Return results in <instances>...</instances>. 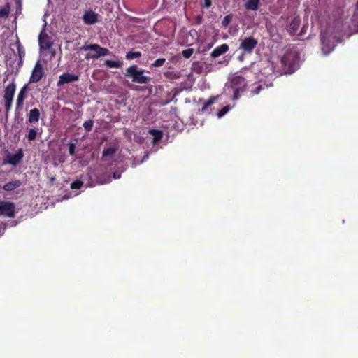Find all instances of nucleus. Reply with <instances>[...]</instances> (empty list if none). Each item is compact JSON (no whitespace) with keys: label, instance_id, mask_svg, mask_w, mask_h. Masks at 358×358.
Here are the masks:
<instances>
[{"label":"nucleus","instance_id":"obj_1","mask_svg":"<svg viewBox=\"0 0 358 358\" xmlns=\"http://www.w3.org/2000/svg\"><path fill=\"white\" fill-rule=\"evenodd\" d=\"M271 59L273 73L276 76L292 74L299 68L300 54L294 48H287L280 57L272 55Z\"/></svg>","mask_w":358,"mask_h":358},{"label":"nucleus","instance_id":"obj_2","mask_svg":"<svg viewBox=\"0 0 358 358\" xmlns=\"http://www.w3.org/2000/svg\"><path fill=\"white\" fill-rule=\"evenodd\" d=\"M145 70L139 68L137 65H131L128 67L124 76L131 78V81L138 84H146L150 81L151 78L144 75Z\"/></svg>","mask_w":358,"mask_h":358},{"label":"nucleus","instance_id":"obj_3","mask_svg":"<svg viewBox=\"0 0 358 358\" xmlns=\"http://www.w3.org/2000/svg\"><path fill=\"white\" fill-rule=\"evenodd\" d=\"M80 49L84 51L93 50L95 52V53L93 55H86L85 59H98L101 57L106 56L110 54V51L108 49L103 48L98 44L85 45L82 46Z\"/></svg>","mask_w":358,"mask_h":358},{"label":"nucleus","instance_id":"obj_4","mask_svg":"<svg viewBox=\"0 0 358 358\" xmlns=\"http://www.w3.org/2000/svg\"><path fill=\"white\" fill-rule=\"evenodd\" d=\"M231 85L233 89V99L236 100L239 98L240 94L245 90V79L241 76H235L231 81Z\"/></svg>","mask_w":358,"mask_h":358},{"label":"nucleus","instance_id":"obj_5","mask_svg":"<svg viewBox=\"0 0 358 358\" xmlns=\"http://www.w3.org/2000/svg\"><path fill=\"white\" fill-rule=\"evenodd\" d=\"M15 212V206L13 203L0 200V216L14 217Z\"/></svg>","mask_w":358,"mask_h":358},{"label":"nucleus","instance_id":"obj_6","mask_svg":"<svg viewBox=\"0 0 358 358\" xmlns=\"http://www.w3.org/2000/svg\"><path fill=\"white\" fill-rule=\"evenodd\" d=\"M45 76V71L43 70V66L40 61H38L32 71L29 79V83H36L39 82L42 78Z\"/></svg>","mask_w":358,"mask_h":358},{"label":"nucleus","instance_id":"obj_7","mask_svg":"<svg viewBox=\"0 0 358 358\" xmlns=\"http://www.w3.org/2000/svg\"><path fill=\"white\" fill-rule=\"evenodd\" d=\"M257 45V41L253 37H247L241 41L239 48L244 52L251 53Z\"/></svg>","mask_w":358,"mask_h":358},{"label":"nucleus","instance_id":"obj_8","mask_svg":"<svg viewBox=\"0 0 358 358\" xmlns=\"http://www.w3.org/2000/svg\"><path fill=\"white\" fill-rule=\"evenodd\" d=\"M79 76L76 74L69 73H64L59 77V80L57 83V86L60 87L64 84L70 83L72 82L78 81Z\"/></svg>","mask_w":358,"mask_h":358},{"label":"nucleus","instance_id":"obj_9","mask_svg":"<svg viewBox=\"0 0 358 358\" xmlns=\"http://www.w3.org/2000/svg\"><path fill=\"white\" fill-rule=\"evenodd\" d=\"M83 20L85 24H94L98 22V15L92 10H86Z\"/></svg>","mask_w":358,"mask_h":358},{"label":"nucleus","instance_id":"obj_10","mask_svg":"<svg viewBox=\"0 0 358 358\" xmlns=\"http://www.w3.org/2000/svg\"><path fill=\"white\" fill-rule=\"evenodd\" d=\"M301 24V18L299 16L294 17L289 22L287 28L290 35L294 36L296 34L298 29Z\"/></svg>","mask_w":358,"mask_h":358},{"label":"nucleus","instance_id":"obj_11","mask_svg":"<svg viewBox=\"0 0 358 358\" xmlns=\"http://www.w3.org/2000/svg\"><path fill=\"white\" fill-rule=\"evenodd\" d=\"M16 90V85L15 83L14 80H12L10 83H9L5 89L3 99H13V96Z\"/></svg>","mask_w":358,"mask_h":358},{"label":"nucleus","instance_id":"obj_12","mask_svg":"<svg viewBox=\"0 0 358 358\" xmlns=\"http://www.w3.org/2000/svg\"><path fill=\"white\" fill-rule=\"evenodd\" d=\"M229 50V45L226 43L222 44L221 45L215 48L211 52H210V57L211 58H217L220 57V55L226 53Z\"/></svg>","mask_w":358,"mask_h":358},{"label":"nucleus","instance_id":"obj_13","mask_svg":"<svg viewBox=\"0 0 358 358\" xmlns=\"http://www.w3.org/2000/svg\"><path fill=\"white\" fill-rule=\"evenodd\" d=\"M23 156L24 155L20 150L18 152L14 155H8V161L6 163L13 166H17L22 159Z\"/></svg>","mask_w":358,"mask_h":358},{"label":"nucleus","instance_id":"obj_14","mask_svg":"<svg viewBox=\"0 0 358 358\" xmlns=\"http://www.w3.org/2000/svg\"><path fill=\"white\" fill-rule=\"evenodd\" d=\"M27 92V85H24L19 94H18V96H17V103H16V108L17 109H20L23 105V102H24V100L25 99V94Z\"/></svg>","mask_w":358,"mask_h":358},{"label":"nucleus","instance_id":"obj_15","mask_svg":"<svg viewBox=\"0 0 358 358\" xmlns=\"http://www.w3.org/2000/svg\"><path fill=\"white\" fill-rule=\"evenodd\" d=\"M22 182L20 180H15L6 183L3 186V189L7 192H11L20 187L22 185Z\"/></svg>","mask_w":358,"mask_h":358},{"label":"nucleus","instance_id":"obj_16","mask_svg":"<svg viewBox=\"0 0 358 358\" xmlns=\"http://www.w3.org/2000/svg\"><path fill=\"white\" fill-rule=\"evenodd\" d=\"M38 41L40 45L45 49H49L52 45V43L48 40V36L46 34L41 33L39 35Z\"/></svg>","mask_w":358,"mask_h":358},{"label":"nucleus","instance_id":"obj_17","mask_svg":"<svg viewBox=\"0 0 358 358\" xmlns=\"http://www.w3.org/2000/svg\"><path fill=\"white\" fill-rule=\"evenodd\" d=\"M40 118V111L38 108H34L29 111L28 121L29 123L38 122Z\"/></svg>","mask_w":358,"mask_h":358},{"label":"nucleus","instance_id":"obj_18","mask_svg":"<svg viewBox=\"0 0 358 358\" xmlns=\"http://www.w3.org/2000/svg\"><path fill=\"white\" fill-rule=\"evenodd\" d=\"M148 133L153 137V143H156L161 141L163 133L161 130L152 129H149Z\"/></svg>","mask_w":358,"mask_h":358},{"label":"nucleus","instance_id":"obj_19","mask_svg":"<svg viewBox=\"0 0 358 358\" xmlns=\"http://www.w3.org/2000/svg\"><path fill=\"white\" fill-rule=\"evenodd\" d=\"M96 182L99 185L108 184L111 182V178L109 174L104 173L103 175L96 176Z\"/></svg>","mask_w":358,"mask_h":358},{"label":"nucleus","instance_id":"obj_20","mask_svg":"<svg viewBox=\"0 0 358 358\" xmlns=\"http://www.w3.org/2000/svg\"><path fill=\"white\" fill-rule=\"evenodd\" d=\"M117 149H118L117 147H109V148H105L102 152V158L103 159H106V158L107 157L112 156L113 154H115L117 152Z\"/></svg>","mask_w":358,"mask_h":358},{"label":"nucleus","instance_id":"obj_21","mask_svg":"<svg viewBox=\"0 0 358 358\" xmlns=\"http://www.w3.org/2000/svg\"><path fill=\"white\" fill-rule=\"evenodd\" d=\"M259 0H248L245 3V8L248 10H256L258 7Z\"/></svg>","mask_w":358,"mask_h":358},{"label":"nucleus","instance_id":"obj_22","mask_svg":"<svg viewBox=\"0 0 358 358\" xmlns=\"http://www.w3.org/2000/svg\"><path fill=\"white\" fill-rule=\"evenodd\" d=\"M104 64L109 68H120L122 66V63L120 61L109 59L105 60Z\"/></svg>","mask_w":358,"mask_h":358},{"label":"nucleus","instance_id":"obj_23","mask_svg":"<svg viewBox=\"0 0 358 358\" xmlns=\"http://www.w3.org/2000/svg\"><path fill=\"white\" fill-rule=\"evenodd\" d=\"M142 55L139 51H129L126 55V59L128 60H132L141 57Z\"/></svg>","mask_w":358,"mask_h":358},{"label":"nucleus","instance_id":"obj_24","mask_svg":"<svg viewBox=\"0 0 358 358\" xmlns=\"http://www.w3.org/2000/svg\"><path fill=\"white\" fill-rule=\"evenodd\" d=\"M219 96H211L208 99V100L203 104L201 111H205L210 106L213 104L218 99Z\"/></svg>","mask_w":358,"mask_h":358},{"label":"nucleus","instance_id":"obj_25","mask_svg":"<svg viewBox=\"0 0 358 358\" xmlns=\"http://www.w3.org/2000/svg\"><path fill=\"white\" fill-rule=\"evenodd\" d=\"M232 20H233L232 14H229V15H227L226 16H224V17L222 22V27L227 28L229 26V24L231 23Z\"/></svg>","mask_w":358,"mask_h":358},{"label":"nucleus","instance_id":"obj_26","mask_svg":"<svg viewBox=\"0 0 358 358\" xmlns=\"http://www.w3.org/2000/svg\"><path fill=\"white\" fill-rule=\"evenodd\" d=\"M10 12V6L7 4L4 8L0 9V17L6 18L8 16Z\"/></svg>","mask_w":358,"mask_h":358},{"label":"nucleus","instance_id":"obj_27","mask_svg":"<svg viewBox=\"0 0 358 358\" xmlns=\"http://www.w3.org/2000/svg\"><path fill=\"white\" fill-rule=\"evenodd\" d=\"M36 130L35 129H30L26 137L29 141H34L36 138Z\"/></svg>","mask_w":358,"mask_h":358},{"label":"nucleus","instance_id":"obj_28","mask_svg":"<svg viewBox=\"0 0 358 358\" xmlns=\"http://www.w3.org/2000/svg\"><path fill=\"white\" fill-rule=\"evenodd\" d=\"M321 41L323 45H327L329 49L333 50L334 45H330L329 44V40L327 38L326 33H322L321 34Z\"/></svg>","mask_w":358,"mask_h":358},{"label":"nucleus","instance_id":"obj_29","mask_svg":"<svg viewBox=\"0 0 358 358\" xmlns=\"http://www.w3.org/2000/svg\"><path fill=\"white\" fill-rule=\"evenodd\" d=\"M13 100V99H3V101L5 102L6 113L7 115L8 114L10 110H11Z\"/></svg>","mask_w":358,"mask_h":358},{"label":"nucleus","instance_id":"obj_30","mask_svg":"<svg viewBox=\"0 0 358 358\" xmlns=\"http://www.w3.org/2000/svg\"><path fill=\"white\" fill-rule=\"evenodd\" d=\"M83 181L80 180H76L71 184V188L73 189H79L83 187Z\"/></svg>","mask_w":358,"mask_h":358},{"label":"nucleus","instance_id":"obj_31","mask_svg":"<svg viewBox=\"0 0 358 358\" xmlns=\"http://www.w3.org/2000/svg\"><path fill=\"white\" fill-rule=\"evenodd\" d=\"M165 62H166V59L165 58H159V59H156L152 64V66H153V67H160V66L164 65Z\"/></svg>","mask_w":358,"mask_h":358},{"label":"nucleus","instance_id":"obj_32","mask_svg":"<svg viewBox=\"0 0 358 358\" xmlns=\"http://www.w3.org/2000/svg\"><path fill=\"white\" fill-rule=\"evenodd\" d=\"M94 124L93 120H87L83 123V127L87 131H90Z\"/></svg>","mask_w":358,"mask_h":358},{"label":"nucleus","instance_id":"obj_33","mask_svg":"<svg viewBox=\"0 0 358 358\" xmlns=\"http://www.w3.org/2000/svg\"><path fill=\"white\" fill-rule=\"evenodd\" d=\"M193 52H194V50L192 48H187V49L182 50V55L185 58L188 59L192 55Z\"/></svg>","mask_w":358,"mask_h":358},{"label":"nucleus","instance_id":"obj_34","mask_svg":"<svg viewBox=\"0 0 358 358\" xmlns=\"http://www.w3.org/2000/svg\"><path fill=\"white\" fill-rule=\"evenodd\" d=\"M229 110V106H226L224 107H223L218 113H217V117H223L225 114H227L228 113V111Z\"/></svg>","mask_w":358,"mask_h":358},{"label":"nucleus","instance_id":"obj_35","mask_svg":"<svg viewBox=\"0 0 358 358\" xmlns=\"http://www.w3.org/2000/svg\"><path fill=\"white\" fill-rule=\"evenodd\" d=\"M69 153L71 156H74L76 153V145L73 143L69 144Z\"/></svg>","mask_w":358,"mask_h":358},{"label":"nucleus","instance_id":"obj_36","mask_svg":"<svg viewBox=\"0 0 358 358\" xmlns=\"http://www.w3.org/2000/svg\"><path fill=\"white\" fill-rule=\"evenodd\" d=\"M203 17L201 15H198L195 17V22L197 24H201L202 23Z\"/></svg>","mask_w":358,"mask_h":358},{"label":"nucleus","instance_id":"obj_37","mask_svg":"<svg viewBox=\"0 0 358 358\" xmlns=\"http://www.w3.org/2000/svg\"><path fill=\"white\" fill-rule=\"evenodd\" d=\"M212 6L211 0H204L203 7L206 8H209Z\"/></svg>","mask_w":358,"mask_h":358},{"label":"nucleus","instance_id":"obj_38","mask_svg":"<svg viewBox=\"0 0 358 358\" xmlns=\"http://www.w3.org/2000/svg\"><path fill=\"white\" fill-rule=\"evenodd\" d=\"M121 176V174L117 172H114L113 174V178L115 179H119Z\"/></svg>","mask_w":358,"mask_h":358},{"label":"nucleus","instance_id":"obj_39","mask_svg":"<svg viewBox=\"0 0 358 358\" xmlns=\"http://www.w3.org/2000/svg\"><path fill=\"white\" fill-rule=\"evenodd\" d=\"M228 62H229V60H228V59H224V60H223V61H220V62H219V64H225L227 65V64H228Z\"/></svg>","mask_w":358,"mask_h":358},{"label":"nucleus","instance_id":"obj_40","mask_svg":"<svg viewBox=\"0 0 358 358\" xmlns=\"http://www.w3.org/2000/svg\"><path fill=\"white\" fill-rule=\"evenodd\" d=\"M171 74V73L170 71H166V72H164V76L166 78H169Z\"/></svg>","mask_w":358,"mask_h":358},{"label":"nucleus","instance_id":"obj_41","mask_svg":"<svg viewBox=\"0 0 358 358\" xmlns=\"http://www.w3.org/2000/svg\"><path fill=\"white\" fill-rule=\"evenodd\" d=\"M18 53L20 58L22 57V55H24V53L21 52L20 48H18Z\"/></svg>","mask_w":358,"mask_h":358},{"label":"nucleus","instance_id":"obj_42","mask_svg":"<svg viewBox=\"0 0 358 358\" xmlns=\"http://www.w3.org/2000/svg\"><path fill=\"white\" fill-rule=\"evenodd\" d=\"M357 6H358V2H357Z\"/></svg>","mask_w":358,"mask_h":358}]
</instances>
